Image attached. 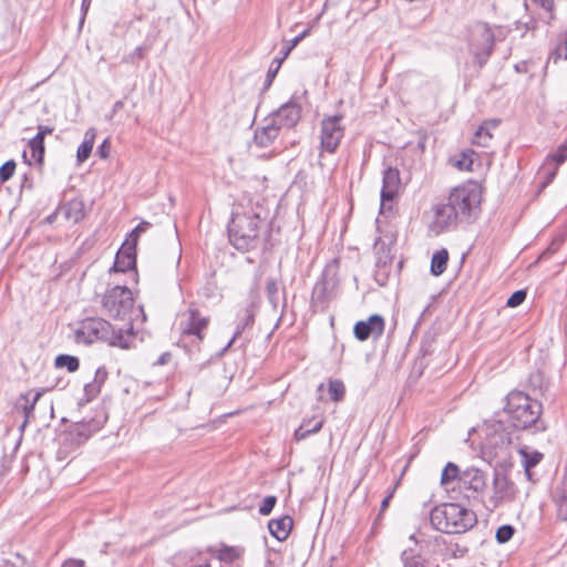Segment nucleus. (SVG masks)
Here are the masks:
<instances>
[{"label":"nucleus","instance_id":"nucleus-1","mask_svg":"<svg viewBox=\"0 0 567 567\" xmlns=\"http://www.w3.org/2000/svg\"><path fill=\"white\" fill-rule=\"evenodd\" d=\"M132 330L131 322H128L127 329L115 330L109 321L102 318H86L79 322L74 330V337L78 343L91 344L95 341H104L112 347L127 349L134 338Z\"/></svg>","mask_w":567,"mask_h":567},{"label":"nucleus","instance_id":"nucleus-2","mask_svg":"<svg viewBox=\"0 0 567 567\" xmlns=\"http://www.w3.org/2000/svg\"><path fill=\"white\" fill-rule=\"evenodd\" d=\"M542 403L522 391H512L506 396L505 412L512 425L517 430L532 427L534 433L547 430V424L540 419Z\"/></svg>","mask_w":567,"mask_h":567},{"label":"nucleus","instance_id":"nucleus-3","mask_svg":"<svg viewBox=\"0 0 567 567\" xmlns=\"http://www.w3.org/2000/svg\"><path fill=\"white\" fill-rule=\"evenodd\" d=\"M267 230L268 223L256 213L235 212L228 225L229 240L240 251L258 247L260 235Z\"/></svg>","mask_w":567,"mask_h":567},{"label":"nucleus","instance_id":"nucleus-4","mask_svg":"<svg viewBox=\"0 0 567 567\" xmlns=\"http://www.w3.org/2000/svg\"><path fill=\"white\" fill-rule=\"evenodd\" d=\"M432 526L442 533L461 534L471 529L476 523V514L456 503L435 506L430 514Z\"/></svg>","mask_w":567,"mask_h":567},{"label":"nucleus","instance_id":"nucleus-5","mask_svg":"<svg viewBox=\"0 0 567 567\" xmlns=\"http://www.w3.org/2000/svg\"><path fill=\"white\" fill-rule=\"evenodd\" d=\"M133 306V293L126 286L116 285L107 289L102 297L105 313L114 319L131 320Z\"/></svg>","mask_w":567,"mask_h":567},{"label":"nucleus","instance_id":"nucleus-6","mask_svg":"<svg viewBox=\"0 0 567 567\" xmlns=\"http://www.w3.org/2000/svg\"><path fill=\"white\" fill-rule=\"evenodd\" d=\"M481 190L475 184H466L454 188L447 200L460 218H471L481 204Z\"/></svg>","mask_w":567,"mask_h":567},{"label":"nucleus","instance_id":"nucleus-7","mask_svg":"<svg viewBox=\"0 0 567 567\" xmlns=\"http://www.w3.org/2000/svg\"><path fill=\"white\" fill-rule=\"evenodd\" d=\"M468 45L480 66H483L494 48V33L484 22H476L470 28Z\"/></svg>","mask_w":567,"mask_h":567},{"label":"nucleus","instance_id":"nucleus-8","mask_svg":"<svg viewBox=\"0 0 567 567\" xmlns=\"http://www.w3.org/2000/svg\"><path fill=\"white\" fill-rule=\"evenodd\" d=\"M486 474L477 467H467L460 476L458 491L468 501H478L486 488Z\"/></svg>","mask_w":567,"mask_h":567},{"label":"nucleus","instance_id":"nucleus-9","mask_svg":"<svg viewBox=\"0 0 567 567\" xmlns=\"http://www.w3.org/2000/svg\"><path fill=\"white\" fill-rule=\"evenodd\" d=\"M209 324V317L204 316L198 309L190 307L182 315L179 330L182 336H194L198 342L205 338V331Z\"/></svg>","mask_w":567,"mask_h":567},{"label":"nucleus","instance_id":"nucleus-10","mask_svg":"<svg viewBox=\"0 0 567 567\" xmlns=\"http://www.w3.org/2000/svg\"><path fill=\"white\" fill-rule=\"evenodd\" d=\"M341 116H330L321 122L320 144L321 148L328 153H334L343 135L344 128L341 126Z\"/></svg>","mask_w":567,"mask_h":567},{"label":"nucleus","instance_id":"nucleus-11","mask_svg":"<svg viewBox=\"0 0 567 567\" xmlns=\"http://www.w3.org/2000/svg\"><path fill=\"white\" fill-rule=\"evenodd\" d=\"M301 117V106L289 101L281 105L277 111L269 115L270 120H274L275 124L282 130H290L297 125Z\"/></svg>","mask_w":567,"mask_h":567},{"label":"nucleus","instance_id":"nucleus-12","mask_svg":"<svg viewBox=\"0 0 567 567\" xmlns=\"http://www.w3.org/2000/svg\"><path fill=\"white\" fill-rule=\"evenodd\" d=\"M384 319L380 315H372L367 320L358 321L354 324V337L360 341H365L370 337L379 338L384 332Z\"/></svg>","mask_w":567,"mask_h":567},{"label":"nucleus","instance_id":"nucleus-13","mask_svg":"<svg viewBox=\"0 0 567 567\" xmlns=\"http://www.w3.org/2000/svg\"><path fill=\"white\" fill-rule=\"evenodd\" d=\"M280 132L281 130L275 124L274 120L267 116L262 124L255 130L254 144L260 148L269 147L276 142Z\"/></svg>","mask_w":567,"mask_h":567},{"label":"nucleus","instance_id":"nucleus-14","mask_svg":"<svg viewBox=\"0 0 567 567\" xmlns=\"http://www.w3.org/2000/svg\"><path fill=\"white\" fill-rule=\"evenodd\" d=\"M460 217L457 216L454 207L447 200L444 204H437L434 207V219L432 228L436 233H441L450 226L454 225Z\"/></svg>","mask_w":567,"mask_h":567},{"label":"nucleus","instance_id":"nucleus-15","mask_svg":"<svg viewBox=\"0 0 567 567\" xmlns=\"http://www.w3.org/2000/svg\"><path fill=\"white\" fill-rule=\"evenodd\" d=\"M401 185L400 172L396 168L388 167L383 172L382 189H381V206L383 207L386 202H392L396 196Z\"/></svg>","mask_w":567,"mask_h":567},{"label":"nucleus","instance_id":"nucleus-16","mask_svg":"<svg viewBox=\"0 0 567 567\" xmlns=\"http://www.w3.org/2000/svg\"><path fill=\"white\" fill-rule=\"evenodd\" d=\"M255 317H256V305H255V302H250L241 312L238 313L237 324H236L234 336L229 340V342L226 344V347L223 349V353L231 347L234 341L241 336V333L245 331L246 328H249L254 324Z\"/></svg>","mask_w":567,"mask_h":567},{"label":"nucleus","instance_id":"nucleus-17","mask_svg":"<svg viewBox=\"0 0 567 567\" xmlns=\"http://www.w3.org/2000/svg\"><path fill=\"white\" fill-rule=\"evenodd\" d=\"M97 430L93 421L75 423L65 435V441L72 444L81 445L90 439V436Z\"/></svg>","mask_w":567,"mask_h":567},{"label":"nucleus","instance_id":"nucleus-18","mask_svg":"<svg viewBox=\"0 0 567 567\" xmlns=\"http://www.w3.org/2000/svg\"><path fill=\"white\" fill-rule=\"evenodd\" d=\"M493 486L494 495L491 497L489 502L492 503L493 508H495L502 501L512 497L513 484L507 480L505 475L497 473L494 476Z\"/></svg>","mask_w":567,"mask_h":567},{"label":"nucleus","instance_id":"nucleus-19","mask_svg":"<svg viewBox=\"0 0 567 567\" xmlns=\"http://www.w3.org/2000/svg\"><path fill=\"white\" fill-rule=\"evenodd\" d=\"M136 266V251L128 250L121 247L115 256V261L111 271L114 272H126L128 270L135 271Z\"/></svg>","mask_w":567,"mask_h":567},{"label":"nucleus","instance_id":"nucleus-20","mask_svg":"<svg viewBox=\"0 0 567 567\" xmlns=\"http://www.w3.org/2000/svg\"><path fill=\"white\" fill-rule=\"evenodd\" d=\"M553 502L556 507L557 518L561 522H567V475L556 487L553 495Z\"/></svg>","mask_w":567,"mask_h":567},{"label":"nucleus","instance_id":"nucleus-21","mask_svg":"<svg viewBox=\"0 0 567 567\" xmlns=\"http://www.w3.org/2000/svg\"><path fill=\"white\" fill-rule=\"evenodd\" d=\"M58 213L63 215L65 220L73 224L84 218V203L81 199H72L58 208Z\"/></svg>","mask_w":567,"mask_h":567},{"label":"nucleus","instance_id":"nucleus-22","mask_svg":"<svg viewBox=\"0 0 567 567\" xmlns=\"http://www.w3.org/2000/svg\"><path fill=\"white\" fill-rule=\"evenodd\" d=\"M293 522L290 516H282L280 518L271 519L268 523L269 533L279 542L288 538Z\"/></svg>","mask_w":567,"mask_h":567},{"label":"nucleus","instance_id":"nucleus-23","mask_svg":"<svg viewBox=\"0 0 567 567\" xmlns=\"http://www.w3.org/2000/svg\"><path fill=\"white\" fill-rule=\"evenodd\" d=\"M266 293L269 303L271 305L275 311L278 310L279 307L282 309L286 308V290L282 288L281 292L278 286V282L274 278H268L266 282Z\"/></svg>","mask_w":567,"mask_h":567},{"label":"nucleus","instance_id":"nucleus-24","mask_svg":"<svg viewBox=\"0 0 567 567\" xmlns=\"http://www.w3.org/2000/svg\"><path fill=\"white\" fill-rule=\"evenodd\" d=\"M519 454L522 456V464L525 471L527 478L532 480V468L535 467L542 460L543 454L538 451H529L528 447L519 449Z\"/></svg>","mask_w":567,"mask_h":567},{"label":"nucleus","instance_id":"nucleus-25","mask_svg":"<svg viewBox=\"0 0 567 567\" xmlns=\"http://www.w3.org/2000/svg\"><path fill=\"white\" fill-rule=\"evenodd\" d=\"M95 141V130L89 128L84 134V141L76 151V161L79 164L84 163L91 155Z\"/></svg>","mask_w":567,"mask_h":567},{"label":"nucleus","instance_id":"nucleus-26","mask_svg":"<svg viewBox=\"0 0 567 567\" xmlns=\"http://www.w3.org/2000/svg\"><path fill=\"white\" fill-rule=\"evenodd\" d=\"M323 421L321 419L312 417L303 421L301 425L295 432V439L301 441L307 439L309 435L319 432L322 427Z\"/></svg>","mask_w":567,"mask_h":567},{"label":"nucleus","instance_id":"nucleus-27","mask_svg":"<svg viewBox=\"0 0 567 567\" xmlns=\"http://www.w3.org/2000/svg\"><path fill=\"white\" fill-rule=\"evenodd\" d=\"M498 123L499 122L497 120H493L489 122H485L483 125H481L478 130L475 132L473 143L482 147H487L493 136L491 130L496 128L498 126Z\"/></svg>","mask_w":567,"mask_h":567},{"label":"nucleus","instance_id":"nucleus-28","mask_svg":"<svg viewBox=\"0 0 567 567\" xmlns=\"http://www.w3.org/2000/svg\"><path fill=\"white\" fill-rule=\"evenodd\" d=\"M449 252L445 248L435 251L431 259V274L433 276L442 275L447 266Z\"/></svg>","mask_w":567,"mask_h":567},{"label":"nucleus","instance_id":"nucleus-29","mask_svg":"<svg viewBox=\"0 0 567 567\" xmlns=\"http://www.w3.org/2000/svg\"><path fill=\"white\" fill-rule=\"evenodd\" d=\"M403 567H436L426 564L425 559L414 549H405L401 554Z\"/></svg>","mask_w":567,"mask_h":567},{"label":"nucleus","instance_id":"nucleus-30","mask_svg":"<svg viewBox=\"0 0 567 567\" xmlns=\"http://www.w3.org/2000/svg\"><path fill=\"white\" fill-rule=\"evenodd\" d=\"M212 553H216L217 557L221 561L231 563L236 559H238L243 554V548L237 546H226L223 545L219 549L214 550L209 548Z\"/></svg>","mask_w":567,"mask_h":567},{"label":"nucleus","instance_id":"nucleus-31","mask_svg":"<svg viewBox=\"0 0 567 567\" xmlns=\"http://www.w3.org/2000/svg\"><path fill=\"white\" fill-rule=\"evenodd\" d=\"M460 476H462V471L458 465L453 462H449L442 471L441 474V485L447 486L450 483L457 481L460 483Z\"/></svg>","mask_w":567,"mask_h":567},{"label":"nucleus","instance_id":"nucleus-32","mask_svg":"<svg viewBox=\"0 0 567 567\" xmlns=\"http://www.w3.org/2000/svg\"><path fill=\"white\" fill-rule=\"evenodd\" d=\"M151 227L148 221L140 223L128 235L122 247L135 251L138 237L142 233H145Z\"/></svg>","mask_w":567,"mask_h":567},{"label":"nucleus","instance_id":"nucleus-33","mask_svg":"<svg viewBox=\"0 0 567 567\" xmlns=\"http://www.w3.org/2000/svg\"><path fill=\"white\" fill-rule=\"evenodd\" d=\"M328 282L324 277L319 279L312 289V302L323 306L328 301Z\"/></svg>","mask_w":567,"mask_h":567},{"label":"nucleus","instance_id":"nucleus-34","mask_svg":"<svg viewBox=\"0 0 567 567\" xmlns=\"http://www.w3.org/2000/svg\"><path fill=\"white\" fill-rule=\"evenodd\" d=\"M80 361L76 357L70 354H59L55 358L56 368H65L69 372H75L79 369Z\"/></svg>","mask_w":567,"mask_h":567},{"label":"nucleus","instance_id":"nucleus-35","mask_svg":"<svg viewBox=\"0 0 567 567\" xmlns=\"http://www.w3.org/2000/svg\"><path fill=\"white\" fill-rule=\"evenodd\" d=\"M29 146L32 152V156L41 163L44 155V138L37 134L32 140H30Z\"/></svg>","mask_w":567,"mask_h":567},{"label":"nucleus","instance_id":"nucleus-36","mask_svg":"<svg viewBox=\"0 0 567 567\" xmlns=\"http://www.w3.org/2000/svg\"><path fill=\"white\" fill-rule=\"evenodd\" d=\"M329 393L331 395V400L334 402H340L343 400L346 394V388L341 380H330L329 381Z\"/></svg>","mask_w":567,"mask_h":567},{"label":"nucleus","instance_id":"nucleus-37","mask_svg":"<svg viewBox=\"0 0 567 567\" xmlns=\"http://www.w3.org/2000/svg\"><path fill=\"white\" fill-rule=\"evenodd\" d=\"M473 151L463 152L461 154V157L455 161L454 166L457 167L460 171H473Z\"/></svg>","mask_w":567,"mask_h":567},{"label":"nucleus","instance_id":"nucleus-38","mask_svg":"<svg viewBox=\"0 0 567 567\" xmlns=\"http://www.w3.org/2000/svg\"><path fill=\"white\" fill-rule=\"evenodd\" d=\"M514 527L512 525H503L501 527L497 528L496 530V540L499 543V544H504V543H507L514 535Z\"/></svg>","mask_w":567,"mask_h":567},{"label":"nucleus","instance_id":"nucleus-39","mask_svg":"<svg viewBox=\"0 0 567 567\" xmlns=\"http://www.w3.org/2000/svg\"><path fill=\"white\" fill-rule=\"evenodd\" d=\"M124 107L123 101H116L112 107V112L106 115V118L109 121H114L115 123L120 124L123 123L127 116L120 114V111Z\"/></svg>","mask_w":567,"mask_h":567},{"label":"nucleus","instance_id":"nucleus-40","mask_svg":"<svg viewBox=\"0 0 567 567\" xmlns=\"http://www.w3.org/2000/svg\"><path fill=\"white\" fill-rule=\"evenodd\" d=\"M17 164L13 159H9L0 166V178L2 182L9 181L16 171Z\"/></svg>","mask_w":567,"mask_h":567},{"label":"nucleus","instance_id":"nucleus-41","mask_svg":"<svg viewBox=\"0 0 567 567\" xmlns=\"http://www.w3.org/2000/svg\"><path fill=\"white\" fill-rule=\"evenodd\" d=\"M277 503V497L274 495L266 496L259 507V514L262 516L269 515Z\"/></svg>","mask_w":567,"mask_h":567},{"label":"nucleus","instance_id":"nucleus-42","mask_svg":"<svg viewBox=\"0 0 567 567\" xmlns=\"http://www.w3.org/2000/svg\"><path fill=\"white\" fill-rule=\"evenodd\" d=\"M281 63H282V59H276L270 64V68L267 72V76H266V83H265L266 87H269L271 85L274 79L276 78V75L280 69Z\"/></svg>","mask_w":567,"mask_h":567},{"label":"nucleus","instance_id":"nucleus-43","mask_svg":"<svg viewBox=\"0 0 567 567\" xmlns=\"http://www.w3.org/2000/svg\"><path fill=\"white\" fill-rule=\"evenodd\" d=\"M526 299V291L525 290H517L507 299L506 305L511 308H515L519 305H522Z\"/></svg>","mask_w":567,"mask_h":567},{"label":"nucleus","instance_id":"nucleus-44","mask_svg":"<svg viewBox=\"0 0 567 567\" xmlns=\"http://www.w3.org/2000/svg\"><path fill=\"white\" fill-rule=\"evenodd\" d=\"M84 391H85V395H86L87 400L90 401V400L94 399L100 393L101 388L96 383L91 382V383L85 384Z\"/></svg>","mask_w":567,"mask_h":567},{"label":"nucleus","instance_id":"nucleus-45","mask_svg":"<svg viewBox=\"0 0 567 567\" xmlns=\"http://www.w3.org/2000/svg\"><path fill=\"white\" fill-rule=\"evenodd\" d=\"M107 379V371L104 367H100L95 371L94 380L93 382L96 383L100 388L104 384V382Z\"/></svg>","mask_w":567,"mask_h":567},{"label":"nucleus","instance_id":"nucleus-46","mask_svg":"<svg viewBox=\"0 0 567 567\" xmlns=\"http://www.w3.org/2000/svg\"><path fill=\"white\" fill-rule=\"evenodd\" d=\"M42 393L37 392H28L23 395H21V400H23L27 404H32V406H35L37 402L41 398Z\"/></svg>","mask_w":567,"mask_h":567},{"label":"nucleus","instance_id":"nucleus-47","mask_svg":"<svg viewBox=\"0 0 567 567\" xmlns=\"http://www.w3.org/2000/svg\"><path fill=\"white\" fill-rule=\"evenodd\" d=\"M110 145L107 140H105L99 147H97V155L101 158H106L109 156Z\"/></svg>","mask_w":567,"mask_h":567},{"label":"nucleus","instance_id":"nucleus-48","mask_svg":"<svg viewBox=\"0 0 567 567\" xmlns=\"http://www.w3.org/2000/svg\"><path fill=\"white\" fill-rule=\"evenodd\" d=\"M85 563L82 559L70 558L65 560L61 567H84Z\"/></svg>","mask_w":567,"mask_h":567},{"label":"nucleus","instance_id":"nucleus-49","mask_svg":"<svg viewBox=\"0 0 567 567\" xmlns=\"http://www.w3.org/2000/svg\"><path fill=\"white\" fill-rule=\"evenodd\" d=\"M172 359V354L169 352H164L159 355V358L154 362V365H164L167 364Z\"/></svg>","mask_w":567,"mask_h":567},{"label":"nucleus","instance_id":"nucleus-50","mask_svg":"<svg viewBox=\"0 0 567 567\" xmlns=\"http://www.w3.org/2000/svg\"><path fill=\"white\" fill-rule=\"evenodd\" d=\"M308 33V30L301 32L299 35L295 37L290 44L288 45V51H291Z\"/></svg>","mask_w":567,"mask_h":567},{"label":"nucleus","instance_id":"nucleus-51","mask_svg":"<svg viewBox=\"0 0 567 567\" xmlns=\"http://www.w3.org/2000/svg\"><path fill=\"white\" fill-rule=\"evenodd\" d=\"M52 132H53V127L48 126V125H39L37 134L44 138L47 135L51 134Z\"/></svg>","mask_w":567,"mask_h":567},{"label":"nucleus","instance_id":"nucleus-52","mask_svg":"<svg viewBox=\"0 0 567 567\" xmlns=\"http://www.w3.org/2000/svg\"><path fill=\"white\" fill-rule=\"evenodd\" d=\"M22 409H23V413L25 415V420H28L30 417V415L33 414L34 406H32V404L24 403ZM25 423H27V421H24V423L22 424V427H24Z\"/></svg>","mask_w":567,"mask_h":567},{"label":"nucleus","instance_id":"nucleus-53","mask_svg":"<svg viewBox=\"0 0 567 567\" xmlns=\"http://www.w3.org/2000/svg\"><path fill=\"white\" fill-rule=\"evenodd\" d=\"M564 52V58L567 60V40L557 47L558 56Z\"/></svg>","mask_w":567,"mask_h":567},{"label":"nucleus","instance_id":"nucleus-54","mask_svg":"<svg viewBox=\"0 0 567 567\" xmlns=\"http://www.w3.org/2000/svg\"><path fill=\"white\" fill-rule=\"evenodd\" d=\"M392 495H393V492H391V493H390V494H389V495H388V496L382 501V503H381V509H382V511H383V509H385V508L388 507L389 502H390V499H391Z\"/></svg>","mask_w":567,"mask_h":567},{"label":"nucleus","instance_id":"nucleus-55","mask_svg":"<svg viewBox=\"0 0 567 567\" xmlns=\"http://www.w3.org/2000/svg\"><path fill=\"white\" fill-rule=\"evenodd\" d=\"M143 48L142 47H137L133 53V55H136L138 59H141L143 56Z\"/></svg>","mask_w":567,"mask_h":567},{"label":"nucleus","instance_id":"nucleus-56","mask_svg":"<svg viewBox=\"0 0 567 567\" xmlns=\"http://www.w3.org/2000/svg\"><path fill=\"white\" fill-rule=\"evenodd\" d=\"M91 4V0H83L82 1V10L86 12L89 10V7Z\"/></svg>","mask_w":567,"mask_h":567},{"label":"nucleus","instance_id":"nucleus-57","mask_svg":"<svg viewBox=\"0 0 567 567\" xmlns=\"http://www.w3.org/2000/svg\"><path fill=\"white\" fill-rule=\"evenodd\" d=\"M58 215H60V214L56 210L55 213H53L52 215L47 217V221L50 223V224L53 223Z\"/></svg>","mask_w":567,"mask_h":567},{"label":"nucleus","instance_id":"nucleus-58","mask_svg":"<svg viewBox=\"0 0 567 567\" xmlns=\"http://www.w3.org/2000/svg\"><path fill=\"white\" fill-rule=\"evenodd\" d=\"M290 51H288V45L285 48L284 52H282V56L280 59H282V61L289 55Z\"/></svg>","mask_w":567,"mask_h":567},{"label":"nucleus","instance_id":"nucleus-59","mask_svg":"<svg viewBox=\"0 0 567 567\" xmlns=\"http://www.w3.org/2000/svg\"><path fill=\"white\" fill-rule=\"evenodd\" d=\"M556 171H557V168H555V169L550 173V175H549V177H548V182H551V181H553V178H554V177H555V175H556Z\"/></svg>","mask_w":567,"mask_h":567},{"label":"nucleus","instance_id":"nucleus-60","mask_svg":"<svg viewBox=\"0 0 567 567\" xmlns=\"http://www.w3.org/2000/svg\"><path fill=\"white\" fill-rule=\"evenodd\" d=\"M323 389V384L321 383L319 386H318V390L321 391Z\"/></svg>","mask_w":567,"mask_h":567},{"label":"nucleus","instance_id":"nucleus-61","mask_svg":"<svg viewBox=\"0 0 567 567\" xmlns=\"http://www.w3.org/2000/svg\"><path fill=\"white\" fill-rule=\"evenodd\" d=\"M548 250H550V251H555V250H556V248H553V246H550V247L548 248Z\"/></svg>","mask_w":567,"mask_h":567},{"label":"nucleus","instance_id":"nucleus-62","mask_svg":"<svg viewBox=\"0 0 567 567\" xmlns=\"http://www.w3.org/2000/svg\"><path fill=\"white\" fill-rule=\"evenodd\" d=\"M17 558L23 560V558L20 556V554H17Z\"/></svg>","mask_w":567,"mask_h":567},{"label":"nucleus","instance_id":"nucleus-63","mask_svg":"<svg viewBox=\"0 0 567 567\" xmlns=\"http://www.w3.org/2000/svg\"><path fill=\"white\" fill-rule=\"evenodd\" d=\"M140 312H143L142 308L140 309ZM142 315H143V319H145V315L144 313H142Z\"/></svg>","mask_w":567,"mask_h":567},{"label":"nucleus","instance_id":"nucleus-64","mask_svg":"<svg viewBox=\"0 0 567 567\" xmlns=\"http://www.w3.org/2000/svg\"><path fill=\"white\" fill-rule=\"evenodd\" d=\"M566 40H567V38H566Z\"/></svg>","mask_w":567,"mask_h":567}]
</instances>
